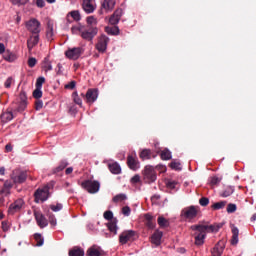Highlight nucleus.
I'll return each instance as SVG.
<instances>
[{"label": "nucleus", "instance_id": "obj_41", "mask_svg": "<svg viewBox=\"0 0 256 256\" xmlns=\"http://www.w3.org/2000/svg\"><path fill=\"white\" fill-rule=\"evenodd\" d=\"M126 199H127V196L125 194H118V195L114 196L112 201L114 203H120L122 201H125Z\"/></svg>", "mask_w": 256, "mask_h": 256}, {"label": "nucleus", "instance_id": "obj_11", "mask_svg": "<svg viewBox=\"0 0 256 256\" xmlns=\"http://www.w3.org/2000/svg\"><path fill=\"white\" fill-rule=\"evenodd\" d=\"M107 43H110V38H107L105 35L99 36L97 38V44H95V49L99 51V53L103 54L107 50Z\"/></svg>", "mask_w": 256, "mask_h": 256}, {"label": "nucleus", "instance_id": "obj_40", "mask_svg": "<svg viewBox=\"0 0 256 256\" xmlns=\"http://www.w3.org/2000/svg\"><path fill=\"white\" fill-rule=\"evenodd\" d=\"M65 167H67V161L61 160V162L59 163V166H57V168H55L54 173H59V172L63 171L65 169Z\"/></svg>", "mask_w": 256, "mask_h": 256}, {"label": "nucleus", "instance_id": "obj_9", "mask_svg": "<svg viewBox=\"0 0 256 256\" xmlns=\"http://www.w3.org/2000/svg\"><path fill=\"white\" fill-rule=\"evenodd\" d=\"M135 237V231L133 230H126L122 233H120V236H118V242L120 245H125L129 242H133Z\"/></svg>", "mask_w": 256, "mask_h": 256}, {"label": "nucleus", "instance_id": "obj_22", "mask_svg": "<svg viewBox=\"0 0 256 256\" xmlns=\"http://www.w3.org/2000/svg\"><path fill=\"white\" fill-rule=\"evenodd\" d=\"M224 251V245L222 242H218L216 246L213 247L211 251V256H222V252Z\"/></svg>", "mask_w": 256, "mask_h": 256}, {"label": "nucleus", "instance_id": "obj_45", "mask_svg": "<svg viewBox=\"0 0 256 256\" xmlns=\"http://www.w3.org/2000/svg\"><path fill=\"white\" fill-rule=\"evenodd\" d=\"M70 16L74 19V21H81V14L77 10L70 12Z\"/></svg>", "mask_w": 256, "mask_h": 256}, {"label": "nucleus", "instance_id": "obj_6", "mask_svg": "<svg viewBox=\"0 0 256 256\" xmlns=\"http://www.w3.org/2000/svg\"><path fill=\"white\" fill-rule=\"evenodd\" d=\"M103 219L110 221L108 222V230L116 235V232L118 230L116 224L118 223V220L114 218V214L112 213V211L103 212Z\"/></svg>", "mask_w": 256, "mask_h": 256}, {"label": "nucleus", "instance_id": "obj_21", "mask_svg": "<svg viewBox=\"0 0 256 256\" xmlns=\"http://www.w3.org/2000/svg\"><path fill=\"white\" fill-rule=\"evenodd\" d=\"M22 207H23V200L18 199L14 201L12 204H10L9 210L10 212H19Z\"/></svg>", "mask_w": 256, "mask_h": 256}, {"label": "nucleus", "instance_id": "obj_64", "mask_svg": "<svg viewBox=\"0 0 256 256\" xmlns=\"http://www.w3.org/2000/svg\"><path fill=\"white\" fill-rule=\"evenodd\" d=\"M5 150H6V153L12 152V145L11 144H6Z\"/></svg>", "mask_w": 256, "mask_h": 256}, {"label": "nucleus", "instance_id": "obj_32", "mask_svg": "<svg viewBox=\"0 0 256 256\" xmlns=\"http://www.w3.org/2000/svg\"><path fill=\"white\" fill-rule=\"evenodd\" d=\"M108 168L110 169V172H112V174L114 175L120 174V165H118V163H112L108 166Z\"/></svg>", "mask_w": 256, "mask_h": 256}, {"label": "nucleus", "instance_id": "obj_2", "mask_svg": "<svg viewBox=\"0 0 256 256\" xmlns=\"http://www.w3.org/2000/svg\"><path fill=\"white\" fill-rule=\"evenodd\" d=\"M53 186H55V184L50 182L44 185L42 188H38V190L34 192V203L40 204L46 202L50 197L49 191L53 189Z\"/></svg>", "mask_w": 256, "mask_h": 256}, {"label": "nucleus", "instance_id": "obj_49", "mask_svg": "<svg viewBox=\"0 0 256 256\" xmlns=\"http://www.w3.org/2000/svg\"><path fill=\"white\" fill-rule=\"evenodd\" d=\"M80 36L82 37V39L88 42L93 41V39L95 38V34H80Z\"/></svg>", "mask_w": 256, "mask_h": 256}, {"label": "nucleus", "instance_id": "obj_14", "mask_svg": "<svg viewBox=\"0 0 256 256\" xmlns=\"http://www.w3.org/2000/svg\"><path fill=\"white\" fill-rule=\"evenodd\" d=\"M10 179L14 184H23L25 183V180H27V173L24 171L19 172V174H17V172H12Z\"/></svg>", "mask_w": 256, "mask_h": 256}, {"label": "nucleus", "instance_id": "obj_55", "mask_svg": "<svg viewBox=\"0 0 256 256\" xmlns=\"http://www.w3.org/2000/svg\"><path fill=\"white\" fill-rule=\"evenodd\" d=\"M37 63H38V60H36L35 58H29L27 60V66H29V68L35 67V64Z\"/></svg>", "mask_w": 256, "mask_h": 256}, {"label": "nucleus", "instance_id": "obj_59", "mask_svg": "<svg viewBox=\"0 0 256 256\" xmlns=\"http://www.w3.org/2000/svg\"><path fill=\"white\" fill-rule=\"evenodd\" d=\"M175 186H177V182H175V181H168L167 182V188L173 190V189H175Z\"/></svg>", "mask_w": 256, "mask_h": 256}, {"label": "nucleus", "instance_id": "obj_27", "mask_svg": "<svg viewBox=\"0 0 256 256\" xmlns=\"http://www.w3.org/2000/svg\"><path fill=\"white\" fill-rule=\"evenodd\" d=\"M152 157V152L150 149H144L142 152H139V158L142 159V161L150 160Z\"/></svg>", "mask_w": 256, "mask_h": 256}, {"label": "nucleus", "instance_id": "obj_1", "mask_svg": "<svg viewBox=\"0 0 256 256\" xmlns=\"http://www.w3.org/2000/svg\"><path fill=\"white\" fill-rule=\"evenodd\" d=\"M220 228H222L221 225L196 224L190 226L191 236L194 238V246H203L207 233H217Z\"/></svg>", "mask_w": 256, "mask_h": 256}, {"label": "nucleus", "instance_id": "obj_57", "mask_svg": "<svg viewBox=\"0 0 256 256\" xmlns=\"http://www.w3.org/2000/svg\"><path fill=\"white\" fill-rule=\"evenodd\" d=\"M34 105H36V107H34L36 108V111H40L43 107V102L42 100L38 99L36 102H34Z\"/></svg>", "mask_w": 256, "mask_h": 256}, {"label": "nucleus", "instance_id": "obj_48", "mask_svg": "<svg viewBox=\"0 0 256 256\" xmlns=\"http://www.w3.org/2000/svg\"><path fill=\"white\" fill-rule=\"evenodd\" d=\"M221 181H222L221 178H218V177H216V176H213V177H211V179H210V181H209V184H210L211 186H216V185L220 184Z\"/></svg>", "mask_w": 256, "mask_h": 256}, {"label": "nucleus", "instance_id": "obj_33", "mask_svg": "<svg viewBox=\"0 0 256 256\" xmlns=\"http://www.w3.org/2000/svg\"><path fill=\"white\" fill-rule=\"evenodd\" d=\"M144 218L146 220V222H145L146 227H148L149 229H154V222L152 221L153 220L152 215L146 214V215H144Z\"/></svg>", "mask_w": 256, "mask_h": 256}, {"label": "nucleus", "instance_id": "obj_26", "mask_svg": "<svg viewBox=\"0 0 256 256\" xmlns=\"http://www.w3.org/2000/svg\"><path fill=\"white\" fill-rule=\"evenodd\" d=\"M86 256H101V252L97 246H92L86 250Z\"/></svg>", "mask_w": 256, "mask_h": 256}, {"label": "nucleus", "instance_id": "obj_15", "mask_svg": "<svg viewBox=\"0 0 256 256\" xmlns=\"http://www.w3.org/2000/svg\"><path fill=\"white\" fill-rule=\"evenodd\" d=\"M82 7L85 13H93L96 9L95 0H83Z\"/></svg>", "mask_w": 256, "mask_h": 256}, {"label": "nucleus", "instance_id": "obj_7", "mask_svg": "<svg viewBox=\"0 0 256 256\" xmlns=\"http://www.w3.org/2000/svg\"><path fill=\"white\" fill-rule=\"evenodd\" d=\"M142 175H144V183L146 184H152L156 181V171L150 165L144 168Z\"/></svg>", "mask_w": 256, "mask_h": 256}, {"label": "nucleus", "instance_id": "obj_5", "mask_svg": "<svg viewBox=\"0 0 256 256\" xmlns=\"http://www.w3.org/2000/svg\"><path fill=\"white\" fill-rule=\"evenodd\" d=\"M80 186L82 187V189L86 190L88 194H95L99 192L100 188L99 181L95 180H84V182H82Z\"/></svg>", "mask_w": 256, "mask_h": 256}, {"label": "nucleus", "instance_id": "obj_53", "mask_svg": "<svg viewBox=\"0 0 256 256\" xmlns=\"http://www.w3.org/2000/svg\"><path fill=\"white\" fill-rule=\"evenodd\" d=\"M53 20L48 19L47 20V33H53Z\"/></svg>", "mask_w": 256, "mask_h": 256}, {"label": "nucleus", "instance_id": "obj_43", "mask_svg": "<svg viewBox=\"0 0 256 256\" xmlns=\"http://www.w3.org/2000/svg\"><path fill=\"white\" fill-rule=\"evenodd\" d=\"M50 226H56L57 225V219L55 218V215L53 213L48 214V220Z\"/></svg>", "mask_w": 256, "mask_h": 256}, {"label": "nucleus", "instance_id": "obj_52", "mask_svg": "<svg viewBox=\"0 0 256 256\" xmlns=\"http://www.w3.org/2000/svg\"><path fill=\"white\" fill-rule=\"evenodd\" d=\"M61 209H63L62 204L57 203V205H50V210H52V212H59Z\"/></svg>", "mask_w": 256, "mask_h": 256}, {"label": "nucleus", "instance_id": "obj_54", "mask_svg": "<svg viewBox=\"0 0 256 256\" xmlns=\"http://www.w3.org/2000/svg\"><path fill=\"white\" fill-rule=\"evenodd\" d=\"M44 77H40L36 80V89H42V85L44 84Z\"/></svg>", "mask_w": 256, "mask_h": 256}, {"label": "nucleus", "instance_id": "obj_25", "mask_svg": "<svg viewBox=\"0 0 256 256\" xmlns=\"http://www.w3.org/2000/svg\"><path fill=\"white\" fill-rule=\"evenodd\" d=\"M13 118L12 112L10 111H6L0 115V121H2V123H8L12 121Z\"/></svg>", "mask_w": 256, "mask_h": 256}, {"label": "nucleus", "instance_id": "obj_10", "mask_svg": "<svg viewBox=\"0 0 256 256\" xmlns=\"http://www.w3.org/2000/svg\"><path fill=\"white\" fill-rule=\"evenodd\" d=\"M80 97L84 98V100L86 101V104L92 105L93 103H95V101H97V97H98L97 89H88V91H86V94L81 93Z\"/></svg>", "mask_w": 256, "mask_h": 256}, {"label": "nucleus", "instance_id": "obj_46", "mask_svg": "<svg viewBox=\"0 0 256 256\" xmlns=\"http://www.w3.org/2000/svg\"><path fill=\"white\" fill-rule=\"evenodd\" d=\"M32 96H34V99L38 100L42 98V88H36L34 90V93H32Z\"/></svg>", "mask_w": 256, "mask_h": 256}, {"label": "nucleus", "instance_id": "obj_62", "mask_svg": "<svg viewBox=\"0 0 256 256\" xmlns=\"http://www.w3.org/2000/svg\"><path fill=\"white\" fill-rule=\"evenodd\" d=\"M12 84V78H8L6 79V82L4 83V87H6V89L10 88V85Z\"/></svg>", "mask_w": 256, "mask_h": 256}, {"label": "nucleus", "instance_id": "obj_3", "mask_svg": "<svg viewBox=\"0 0 256 256\" xmlns=\"http://www.w3.org/2000/svg\"><path fill=\"white\" fill-rule=\"evenodd\" d=\"M123 15V9L118 8L115 10L113 15L109 19L110 26L105 27L106 33H119V27L117 23L121 21V17Z\"/></svg>", "mask_w": 256, "mask_h": 256}, {"label": "nucleus", "instance_id": "obj_60", "mask_svg": "<svg viewBox=\"0 0 256 256\" xmlns=\"http://www.w3.org/2000/svg\"><path fill=\"white\" fill-rule=\"evenodd\" d=\"M36 5L40 9H43V7H45V0H36Z\"/></svg>", "mask_w": 256, "mask_h": 256}, {"label": "nucleus", "instance_id": "obj_35", "mask_svg": "<svg viewBox=\"0 0 256 256\" xmlns=\"http://www.w3.org/2000/svg\"><path fill=\"white\" fill-rule=\"evenodd\" d=\"M34 240H36L37 247H42V245H44V238H42L40 233L34 234Z\"/></svg>", "mask_w": 256, "mask_h": 256}, {"label": "nucleus", "instance_id": "obj_8", "mask_svg": "<svg viewBox=\"0 0 256 256\" xmlns=\"http://www.w3.org/2000/svg\"><path fill=\"white\" fill-rule=\"evenodd\" d=\"M83 53L84 49H82V47L69 48L67 51H65V58L76 61L80 58V56H82Z\"/></svg>", "mask_w": 256, "mask_h": 256}, {"label": "nucleus", "instance_id": "obj_61", "mask_svg": "<svg viewBox=\"0 0 256 256\" xmlns=\"http://www.w3.org/2000/svg\"><path fill=\"white\" fill-rule=\"evenodd\" d=\"M6 52H10V51L6 50L4 43H0V55L4 54Z\"/></svg>", "mask_w": 256, "mask_h": 256}, {"label": "nucleus", "instance_id": "obj_16", "mask_svg": "<svg viewBox=\"0 0 256 256\" xmlns=\"http://www.w3.org/2000/svg\"><path fill=\"white\" fill-rule=\"evenodd\" d=\"M115 8V0H102L101 3V9L102 11H106V13H108V11H113V9Z\"/></svg>", "mask_w": 256, "mask_h": 256}, {"label": "nucleus", "instance_id": "obj_42", "mask_svg": "<svg viewBox=\"0 0 256 256\" xmlns=\"http://www.w3.org/2000/svg\"><path fill=\"white\" fill-rule=\"evenodd\" d=\"M236 211H237V205L236 204H228L226 206V213L232 214V213H235Z\"/></svg>", "mask_w": 256, "mask_h": 256}, {"label": "nucleus", "instance_id": "obj_39", "mask_svg": "<svg viewBox=\"0 0 256 256\" xmlns=\"http://www.w3.org/2000/svg\"><path fill=\"white\" fill-rule=\"evenodd\" d=\"M42 68L44 69V71H53V65L50 64L48 58H44Z\"/></svg>", "mask_w": 256, "mask_h": 256}, {"label": "nucleus", "instance_id": "obj_30", "mask_svg": "<svg viewBox=\"0 0 256 256\" xmlns=\"http://www.w3.org/2000/svg\"><path fill=\"white\" fill-rule=\"evenodd\" d=\"M10 188H12V183L9 181L4 182V187L0 190V194L7 196L9 194Z\"/></svg>", "mask_w": 256, "mask_h": 256}, {"label": "nucleus", "instance_id": "obj_28", "mask_svg": "<svg viewBox=\"0 0 256 256\" xmlns=\"http://www.w3.org/2000/svg\"><path fill=\"white\" fill-rule=\"evenodd\" d=\"M3 54H4V56H3L4 60L8 63H12V62H14V60H17V56L12 54V52H10V51H6Z\"/></svg>", "mask_w": 256, "mask_h": 256}, {"label": "nucleus", "instance_id": "obj_19", "mask_svg": "<svg viewBox=\"0 0 256 256\" xmlns=\"http://www.w3.org/2000/svg\"><path fill=\"white\" fill-rule=\"evenodd\" d=\"M232 237L230 239V244L236 246L239 243V229L237 227H232L231 229Z\"/></svg>", "mask_w": 256, "mask_h": 256}, {"label": "nucleus", "instance_id": "obj_20", "mask_svg": "<svg viewBox=\"0 0 256 256\" xmlns=\"http://www.w3.org/2000/svg\"><path fill=\"white\" fill-rule=\"evenodd\" d=\"M160 239H163V232L156 230V231H154V234H152L150 242L152 244H154L155 246H159Z\"/></svg>", "mask_w": 256, "mask_h": 256}, {"label": "nucleus", "instance_id": "obj_13", "mask_svg": "<svg viewBox=\"0 0 256 256\" xmlns=\"http://www.w3.org/2000/svg\"><path fill=\"white\" fill-rule=\"evenodd\" d=\"M34 219H36V224L40 229H44L48 226L49 221H47L46 217L40 211H34Z\"/></svg>", "mask_w": 256, "mask_h": 256}, {"label": "nucleus", "instance_id": "obj_44", "mask_svg": "<svg viewBox=\"0 0 256 256\" xmlns=\"http://www.w3.org/2000/svg\"><path fill=\"white\" fill-rule=\"evenodd\" d=\"M12 5H17L18 7H21V5H27L29 3V0H10Z\"/></svg>", "mask_w": 256, "mask_h": 256}, {"label": "nucleus", "instance_id": "obj_18", "mask_svg": "<svg viewBox=\"0 0 256 256\" xmlns=\"http://www.w3.org/2000/svg\"><path fill=\"white\" fill-rule=\"evenodd\" d=\"M127 165L129 166V169L133 171H137V169H139V162L131 155L127 157Z\"/></svg>", "mask_w": 256, "mask_h": 256}, {"label": "nucleus", "instance_id": "obj_4", "mask_svg": "<svg viewBox=\"0 0 256 256\" xmlns=\"http://www.w3.org/2000/svg\"><path fill=\"white\" fill-rule=\"evenodd\" d=\"M200 209L199 206H188L182 209L181 217L186 221H191L199 215Z\"/></svg>", "mask_w": 256, "mask_h": 256}, {"label": "nucleus", "instance_id": "obj_34", "mask_svg": "<svg viewBox=\"0 0 256 256\" xmlns=\"http://www.w3.org/2000/svg\"><path fill=\"white\" fill-rule=\"evenodd\" d=\"M160 159H162L163 161L171 160V152L169 151V149H165L160 152Z\"/></svg>", "mask_w": 256, "mask_h": 256}, {"label": "nucleus", "instance_id": "obj_31", "mask_svg": "<svg viewBox=\"0 0 256 256\" xmlns=\"http://www.w3.org/2000/svg\"><path fill=\"white\" fill-rule=\"evenodd\" d=\"M224 207H227L226 201L216 202V203H213V205H211V209H213L214 211L224 209Z\"/></svg>", "mask_w": 256, "mask_h": 256}, {"label": "nucleus", "instance_id": "obj_17", "mask_svg": "<svg viewBox=\"0 0 256 256\" xmlns=\"http://www.w3.org/2000/svg\"><path fill=\"white\" fill-rule=\"evenodd\" d=\"M39 40L40 36L38 34L31 35L29 39H27V49L31 51L35 45H38Z\"/></svg>", "mask_w": 256, "mask_h": 256}, {"label": "nucleus", "instance_id": "obj_12", "mask_svg": "<svg viewBox=\"0 0 256 256\" xmlns=\"http://www.w3.org/2000/svg\"><path fill=\"white\" fill-rule=\"evenodd\" d=\"M26 28L30 33H41V22L35 18H32L26 22Z\"/></svg>", "mask_w": 256, "mask_h": 256}, {"label": "nucleus", "instance_id": "obj_23", "mask_svg": "<svg viewBox=\"0 0 256 256\" xmlns=\"http://www.w3.org/2000/svg\"><path fill=\"white\" fill-rule=\"evenodd\" d=\"M87 23L92 28L90 33H98L99 32V29H97V27H95V25H97V19H95V17H93V16L87 17Z\"/></svg>", "mask_w": 256, "mask_h": 256}, {"label": "nucleus", "instance_id": "obj_56", "mask_svg": "<svg viewBox=\"0 0 256 256\" xmlns=\"http://www.w3.org/2000/svg\"><path fill=\"white\" fill-rule=\"evenodd\" d=\"M74 88H76V81L65 84V89L67 90H74Z\"/></svg>", "mask_w": 256, "mask_h": 256}, {"label": "nucleus", "instance_id": "obj_58", "mask_svg": "<svg viewBox=\"0 0 256 256\" xmlns=\"http://www.w3.org/2000/svg\"><path fill=\"white\" fill-rule=\"evenodd\" d=\"M8 230H10V225L8 221H2V231L8 232Z\"/></svg>", "mask_w": 256, "mask_h": 256}, {"label": "nucleus", "instance_id": "obj_37", "mask_svg": "<svg viewBox=\"0 0 256 256\" xmlns=\"http://www.w3.org/2000/svg\"><path fill=\"white\" fill-rule=\"evenodd\" d=\"M233 192H235V189H233L232 187H226V189L222 192L220 196L222 198H228L230 197V195H232Z\"/></svg>", "mask_w": 256, "mask_h": 256}, {"label": "nucleus", "instance_id": "obj_47", "mask_svg": "<svg viewBox=\"0 0 256 256\" xmlns=\"http://www.w3.org/2000/svg\"><path fill=\"white\" fill-rule=\"evenodd\" d=\"M179 166H181V164H179V162H176V161H173V162L169 163V168H171L175 171L182 170V168H180Z\"/></svg>", "mask_w": 256, "mask_h": 256}, {"label": "nucleus", "instance_id": "obj_36", "mask_svg": "<svg viewBox=\"0 0 256 256\" xmlns=\"http://www.w3.org/2000/svg\"><path fill=\"white\" fill-rule=\"evenodd\" d=\"M72 100L74 101V104L82 107V99L78 95V92H73L72 93Z\"/></svg>", "mask_w": 256, "mask_h": 256}, {"label": "nucleus", "instance_id": "obj_24", "mask_svg": "<svg viewBox=\"0 0 256 256\" xmlns=\"http://www.w3.org/2000/svg\"><path fill=\"white\" fill-rule=\"evenodd\" d=\"M68 256H84V250L79 246H74L70 249V252H68Z\"/></svg>", "mask_w": 256, "mask_h": 256}, {"label": "nucleus", "instance_id": "obj_50", "mask_svg": "<svg viewBox=\"0 0 256 256\" xmlns=\"http://www.w3.org/2000/svg\"><path fill=\"white\" fill-rule=\"evenodd\" d=\"M121 212L124 217H129V215H131V208H129V206H124L122 207Z\"/></svg>", "mask_w": 256, "mask_h": 256}, {"label": "nucleus", "instance_id": "obj_38", "mask_svg": "<svg viewBox=\"0 0 256 256\" xmlns=\"http://www.w3.org/2000/svg\"><path fill=\"white\" fill-rule=\"evenodd\" d=\"M19 99L21 100V108H25L27 106V95L25 92L19 94Z\"/></svg>", "mask_w": 256, "mask_h": 256}, {"label": "nucleus", "instance_id": "obj_29", "mask_svg": "<svg viewBox=\"0 0 256 256\" xmlns=\"http://www.w3.org/2000/svg\"><path fill=\"white\" fill-rule=\"evenodd\" d=\"M157 224L160 228H167L169 227V220L165 219L163 216H158Z\"/></svg>", "mask_w": 256, "mask_h": 256}, {"label": "nucleus", "instance_id": "obj_51", "mask_svg": "<svg viewBox=\"0 0 256 256\" xmlns=\"http://www.w3.org/2000/svg\"><path fill=\"white\" fill-rule=\"evenodd\" d=\"M199 205H201V207H207V205H209V198L201 197V199H199Z\"/></svg>", "mask_w": 256, "mask_h": 256}, {"label": "nucleus", "instance_id": "obj_63", "mask_svg": "<svg viewBox=\"0 0 256 256\" xmlns=\"http://www.w3.org/2000/svg\"><path fill=\"white\" fill-rule=\"evenodd\" d=\"M139 183V175H135L133 176V178H131V184H137Z\"/></svg>", "mask_w": 256, "mask_h": 256}]
</instances>
